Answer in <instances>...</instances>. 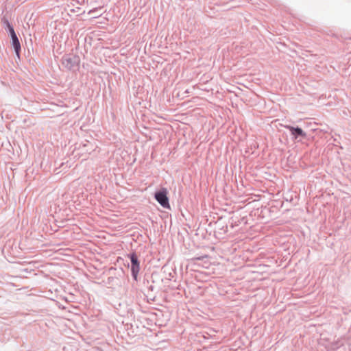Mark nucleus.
<instances>
[{"mask_svg": "<svg viewBox=\"0 0 351 351\" xmlns=\"http://www.w3.org/2000/svg\"><path fill=\"white\" fill-rule=\"evenodd\" d=\"M155 198L157 202L164 208H169L170 205L169 203V199L167 197V190L165 188H162L159 191L155 193Z\"/></svg>", "mask_w": 351, "mask_h": 351, "instance_id": "nucleus-1", "label": "nucleus"}, {"mask_svg": "<svg viewBox=\"0 0 351 351\" xmlns=\"http://www.w3.org/2000/svg\"><path fill=\"white\" fill-rule=\"evenodd\" d=\"M8 26L12 37L13 47L16 51V54L19 55V51L21 49V45L19 40L16 36L14 28L9 23L8 24Z\"/></svg>", "mask_w": 351, "mask_h": 351, "instance_id": "nucleus-2", "label": "nucleus"}, {"mask_svg": "<svg viewBox=\"0 0 351 351\" xmlns=\"http://www.w3.org/2000/svg\"><path fill=\"white\" fill-rule=\"evenodd\" d=\"M130 259H131V262H132L131 270L132 272V275H133L134 278L135 279H136L137 274H138V273L139 271V269H140L139 263H138L137 257L135 254H132L130 255Z\"/></svg>", "mask_w": 351, "mask_h": 351, "instance_id": "nucleus-3", "label": "nucleus"}, {"mask_svg": "<svg viewBox=\"0 0 351 351\" xmlns=\"http://www.w3.org/2000/svg\"><path fill=\"white\" fill-rule=\"evenodd\" d=\"M285 127L291 131V134L295 136V138L298 137V136H301L303 137L306 136V133L300 128H294L289 125H286Z\"/></svg>", "mask_w": 351, "mask_h": 351, "instance_id": "nucleus-4", "label": "nucleus"}]
</instances>
